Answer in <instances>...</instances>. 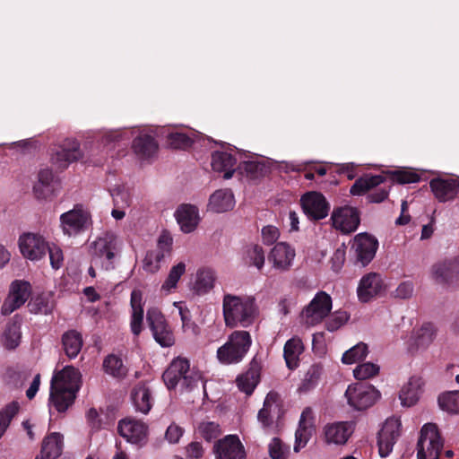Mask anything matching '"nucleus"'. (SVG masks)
I'll use <instances>...</instances> for the list:
<instances>
[{
	"mask_svg": "<svg viewBox=\"0 0 459 459\" xmlns=\"http://www.w3.org/2000/svg\"><path fill=\"white\" fill-rule=\"evenodd\" d=\"M92 223L91 213L83 204H78L60 216V227L68 237H75L84 232Z\"/></svg>",
	"mask_w": 459,
	"mask_h": 459,
	"instance_id": "nucleus-6",
	"label": "nucleus"
},
{
	"mask_svg": "<svg viewBox=\"0 0 459 459\" xmlns=\"http://www.w3.org/2000/svg\"><path fill=\"white\" fill-rule=\"evenodd\" d=\"M355 430L353 421H335L324 427V435L326 443L342 446L347 443Z\"/></svg>",
	"mask_w": 459,
	"mask_h": 459,
	"instance_id": "nucleus-20",
	"label": "nucleus"
},
{
	"mask_svg": "<svg viewBox=\"0 0 459 459\" xmlns=\"http://www.w3.org/2000/svg\"><path fill=\"white\" fill-rule=\"evenodd\" d=\"M63 446L64 437L57 432H53L47 436L42 443V448L56 458L62 454Z\"/></svg>",
	"mask_w": 459,
	"mask_h": 459,
	"instance_id": "nucleus-47",
	"label": "nucleus"
},
{
	"mask_svg": "<svg viewBox=\"0 0 459 459\" xmlns=\"http://www.w3.org/2000/svg\"><path fill=\"white\" fill-rule=\"evenodd\" d=\"M443 440L437 426L426 423L422 426L417 443V459H439Z\"/></svg>",
	"mask_w": 459,
	"mask_h": 459,
	"instance_id": "nucleus-7",
	"label": "nucleus"
},
{
	"mask_svg": "<svg viewBox=\"0 0 459 459\" xmlns=\"http://www.w3.org/2000/svg\"><path fill=\"white\" fill-rule=\"evenodd\" d=\"M322 372L323 368L320 365H312L306 372L304 378L298 388V392L299 394H307L313 390L317 385Z\"/></svg>",
	"mask_w": 459,
	"mask_h": 459,
	"instance_id": "nucleus-41",
	"label": "nucleus"
},
{
	"mask_svg": "<svg viewBox=\"0 0 459 459\" xmlns=\"http://www.w3.org/2000/svg\"><path fill=\"white\" fill-rule=\"evenodd\" d=\"M131 398L136 411L144 414L150 411L153 399L150 388L145 384L135 385L132 390Z\"/></svg>",
	"mask_w": 459,
	"mask_h": 459,
	"instance_id": "nucleus-33",
	"label": "nucleus"
},
{
	"mask_svg": "<svg viewBox=\"0 0 459 459\" xmlns=\"http://www.w3.org/2000/svg\"><path fill=\"white\" fill-rule=\"evenodd\" d=\"M268 451L272 459H288L290 454V446L278 437L271 440L268 445Z\"/></svg>",
	"mask_w": 459,
	"mask_h": 459,
	"instance_id": "nucleus-51",
	"label": "nucleus"
},
{
	"mask_svg": "<svg viewBox=\"0 0 459 459\" xmlns=\"http://www.w3.org/2000/svg\"><path fill=\"white\" fill-rule=\"evenodd\" d=\"M431 276L438 282L454 281L456 274H454L450 259L435 264L431 268Z\"/></svg>",
	"mask_w": 459,
	"mask_h": 459,
	"instance_id": "nucleus-44",
	"label": "nucleus"
},
{
	"mask_svg": "<svg viewBox=\"0 0 459 459\" xmlns=\"http://www.w3.org/2000/svg\"><path fill=\"white\" fill-rule=\"evenodd\" d=\"M379 372V366L372 363L366 362L362 364H359L353 369V376L356 379L359 380H366L377 376Z\"/></svg>",
	"mask_w": 459,
	"mask_h": 459,
	"instance_id": "nucleus-53",
	"label": "nucleus"
},
{
	"mask_svg": "<svg viewBox=\"0 0 459 459\" xmlns=\"http://www.w3.org/2000/svg\"><path fill=\"white\" fill-rule=\"evenodd\" d=\"M238 389L247 394H251L258 383L257 377L255 372L248 371L239 376L237 380Z\"/></svg>",
	"mask_w": 459,
	"mask_h": 459,
	"instance_id": "nucleus-54",
	"label": "nucleus"
},
{
	"mask_svg": "<svg viewBox=\"0 0 459 459\" xmlns=\"http://www.w3.org/2000/svg\"><path fill=\"white\" fill-rule=\"evenodd\" d=\"M346 252L344 248H338L331 258L332 268L334 272H339L344 264Z\"/></svg>",
	"mask_w": 459,
	"mask_h": 459,
	"instance_id": "nucleus-63",
	"label": "nucleus"
},
{
	"mask_svg": "<svg viewBox=\"0 0 459 459\" xmlns=\"http://www.w3.org/2000/svg\"><path fill=\"white\" fill-rule=\"evenodd\" d=\"M247 263L255 266L258 270L262 269L264 264V253L262 247L252 245L247 247L246 252Z\"/></svg>",
	"mask_w": 459,
	"mask_h": 459,
	"instance_id": "nucleus-52",
	"label": "nucleus"
},
{
	"mask_svg": "<svg viewBox=\"0 0 459 459\" xmlns=\"http://www.w3.org/2000/svg\"><path fill=\"white\" fill-rule=\"evenodd\" d=\"M162 377L169 389L175 388L178 383L186 389H192L201 381L200 375L190 371L188 360L183 358L175 359L163 373Z\"/></svg>",
	"mask_w": 459,
	"mask_h": 459,
	"instance_id": "nucleus-5",
	"label": "nucleus"
},
{
	"mask_svg": "<svg viewBox=\"0 0 459 459\" xmlns=\"http://www.w3.org/2000/svg\"><path fill=\"white\" fill-rule=\"evenodd\" d=\"M303 350V343L299 338L293 337L287 341L284 345L283 355L286 365L290 369H294L299 366V356Z\"/></svg>",
	"mask_w": 459,
	"mask_h": 459,
	"instance_id": "nucleus-36",
	"label": "nucleus"
},
{
	"mask_svg": "<svg viewBox=\"0 0 459 459\" xmlns=\"http://www.w3.org/2000/svg\"><path fill=\"white\" fill-rule=\"evenodd\" d=\"M368 353V345L364 342H359L342 354V362L347 365L359 362L367 357Z\"/></svg>",
	"mask_w": 459,
	"mask_h": 459,
	"instance_id": "nucleus-46",
	"label": "nucleus"
},
{
	"mask_svg": "<svg viewBox=\"0 0 459 459\" xmlns=\"http://www.w3.org/2000/svg\"><path fill=\"white\" fill-rule=\"evenodd\" d=\"M332 298L325 291L317 292L309 304L301 312V323L314 326L321 323L332 309Z\"/></svg>",
	"mask_w": 459,
	"mask_h": 459,
	"instance_id": "nucleus-8",
	"label": "nucleus"
},
{
	"mask_svg": "<svg viewBox=\"0 0 459 459\" xmlns=\"http://www.w3.org/2000/svg\"><path fill=\"white\" fill-rule=\"evenodd\" d=\"M20 410V404L16 401H13L6 404L0 411V438L4 435L9 428L11 421L17 415Z\"/></svg>",
	"mask_w": 459,
	"mask_h": 459,
	"instance_id": "nucleus-45",
	"label": "nucleus"
},
{
	"mask_svg": "<svg viewBox=\"0 0 459 459\" xmlns=\"http://www.w3.org/2000/svg\"><path fill=\"white\" fill-rule=\"evenodd\" d=\"M394 178L400 184H407L418 182L420 176L412 171L397 170L394 172Z\"/></svg>",
	"mask_w": 459,
	"mask_h": 459,
	"instance_id": "nucleus-62",
	"label": "nucleus"
},
{
	"mask_svg": "<svg viewBox=\"0 0 459 459\" xmlns=\"http://www.w3.org/2000/svg\"><path fill=\"white\" fill-rule=\"evenodd\" d=\"M31 290L28 281L16 280L12 282L10 292L1 307L3 315L7 316L22 307L29 299Z\"/></svg>",
	"mask_w": 459,
	"mask_h": 459,
	"instance_id": "nucleus-18",
	"label": "nucleus"
},
{
	"mask_svg": "<svg viewBox=\"0 0 459 459\" xmlns=\"http://www.w3.org/2000/svg\"><path fill=\"white\" fill-rule=\"evenodd\" d=\"M163 254L154 250L149 251L143 259V269L149 273H156L160 267V262L163 260Z\"/></svg>",
	"mask_w": 459,
	"mask_h": 459,
	"instance_id": "nucleus-56",
	"label": "nucleus"
},
{
	"mask_svg": "<svg viewBox=\"0 0 459 459\" xmlns=\"http://www.w3.org/2000/svg\"><path fill=\"white\" fill-rule=\"evenodd\" d=\"M167 143L175 149H183L191 145L192 140L185 133L176 129H167Z\"/></svg>",
	"mask_w": 459,
	"mask_h": 459,
	"instance_id": "nucleus-49",
	"label": "nucleus"
},
{
	"mask_svg": "<svg viewBox=\"0 0 459 459\" xmlns=\"http://www.w3.org/2000/svg\"><path fill=\"white\" fill-rule=\"evenodd\" d=\"M413 293V284L411 281H403L395 290V296L400 299H408Z\"/></svg>",
	"mask_w": 459,
	"mask_h": 459,
	"instance_id": "nucleus-64",
	"label": "nucleus"
},
{
	"mask_svg": "<svg viewBox=\"0 0 459 459\" xmlns=\"http://www.w3.org/2000/svg\"><path fill=\"white\" fill-rule=\"evenodd\" d=\"M147 321L155 341L162 347H170L174 343V336L168 326L162 314L156 308L147 311Z\"/></svg>",
	"mask_w": 459,
	"mask_h": 459,
	"instance_id": "nucleus-16",
	"label": "nucleus"
},
{
	"mask_svg": "<svg viewBox=\"0 0 459 459\" xmlns=\"http://www.w3.org/2000/svg\"><path fill=\"white\" fill-rule=\"evenodd\" d=\"M173 238L168 231H163L157 241V250L158 253L163 254V258L168 255L172 248Z\"/></svg>",
	"mask_w": 459,
	"mask_h": 459,
	"instance_id": "nucleus-60",
	"label": "nucleus"
},
{
	"mask_svg": "<svg viewBox=\"0 0 459 459\" xmlns=\"http://www.w3.org/2000/svg\"><path fill=\"white\" fill-rule=\"evenodd\" d=\"M222 314L227 327L247 328L254 324L259 308L253 296L225 293L222 298Z\"/></svg>",
	"mask_w": 459,
	"mask_h": 459,
	"instance_id": "nucleus-2",
	"label": "nucleus"
},
{
	"mask_svg": "<svg viewBox=\"0 0 459 459\" xmlns=\"http://www.w3.org/2000/svg\"><path fill=\"white\" fill-rule=\"evenodd\" d=\"M175 217L184 233L193 232L201 220L198 208L190 204L178 206L175 212Z\"/></svg>",
	"mask_w": 459,
	"mask_h": 459,
	"instance_id": "nucleus-24",
	"label": "nucleus"
},
{
	"mask_svg": "<svg viewBox=\"0 0 459 459\" xmlns=\"http://www.w3.org/2000/svg\"><path fill=\"white\" fill-rule=\"evenodd\" d=\"M384 182V177L380 175H365L357 179L351 187V194L353 195H360L372 187L379 186Z\"/></svg>",
	"mask_w": 459,
	"mask_h": 459,
	"instance_id": "nucleus-42",
	"label": "nucleus"
},
{
	"mask_svg": "<svg viewBox=\"0 0 459 459\" xmlns=\"http://www.w3.org/2000/svg\"><path fill=\"white\" fill-rule=\"evenodd\" d=\"M330 220L332 226L342 234L355 231L360 222L359 211L350 205L333 208Z\"/></svg>",
	"mask_w": 459,
	"mask_h": 459,
	"instance_id": "nucleus-11",
	"label": "nucleus"
},
{
	"mask_svg": "<svg viewBox=\"0 0 459 459\" xmlns=\"http://www.w3.org/2000/svg\"><path fill=\"white\" fill-rule=\"evenodd\" d=\"M424 382L421 377H411L408 382L405 383L400 392L399 400L403 407H412L420 400L423 393Z\"/></svg>",
	"mask_w": 459,
	"mask_h": 459,
	"instance_id": "nucleus-25",
	"label": "nucleus"
},
{
	"mask_svg": "<svg viewBox=\"0 0 459 459\" xmlns=\"http://www.w3.org/2000/svg\"><path fill=\"white\" fill-rule=\"evenodd\" d=\"M429 186L439 202L453 199L459 192V178H433Z\"/></svg>",
	"mask_w": 459,
	"mask_h": 459,
	"instance_id": "nucleus-26",
	"label": "nucleus"
},
{
	"mask_svg": "<svg viewBox=\"0 0 459 459\" xmlns=\"http://www.w3.org/2000/svg\"><path fill=\"white\" fill-rule=\"evenodd\" d=\"M401 420L388 418L378 433V450L381 457H386L393 451L394 445L401 435Z\"/></svg>",
	"mask_w": 459,
	"mask_h": 459,
	"instance_id": "nucleus-13",
	"label": "nucleus"
},
{
	"mask_svg": "<svg viewBox=\"0 0 459 459\" xmlns=\"http://www.w3.org/2000/svg\"><path fill=\"white\" fill-rule=\"evenodd\" d=\"M197 431L207 441L216 438L221 434L219 424L212 421L200 423Z\"/></svg>",
	"mask_w": 459,
	"mask_h": 459,
	"instance_id": "nucleus-57",
	"label": "nucleus"
},
{
	"mask_svg": "<svg viewBox=\"0 0 459 459\" xmlns=\"http://www.w3.org/2000/svg\"><path fill=\"white\" fill-rule=\"evenodd\" d=\"M117 429L119 434L132 444H141L147 437V426L132 418L121 420Z\"/></svg>",
	"mask_w": 459,
	"mask_h": 459,
	"instance_id": "nucleus-23",
	"label": "nucleus"
},
{
	"mask_svg": "<svg viewBox=\"0 0 459 459\" xmlns=\"http://www.w3.org/2000/svg\"><path fill=\"white\" fill-rule=\"evenodd\" d=\"M136 131L134 129L133 130H127V129H116V130H108L105 131L101 135V144L103 145V148H109L112 147V145L117 143L123 141L125 139L128 138V135L134 134Z\"/></svg>",
	"mask_w": 459,
	"mask_h": 459,
	"instance_id": "nucleus-48",
	"label": "nucleus"
},
{
	"mask_svg": "<svg viewBox=\"0 0 459 459\" xmlns=\"http://www.w3.org/2000/svg\"><path fill=\"white\" fill-rule=\"evenodd\" d=\"M316 432V417L310 407L305 408L299 420V425L295 432V442L293 450L299 453L303 449Z\"/></svg>",
	"mask_w": 459,
	"mask_h": 459,
	"instance_id": "nucleus-15",
	"label": "nucleus"
},
{
	"mask_svg": "<svg viewBox=\"0 0 459 459\" xmlns=\"http://www.w3.org/2000/svg\"><path fill=\"white\" fill-rule=\"evenodd\" d=\"M230 152H214L212 155V168L218 172H224V178L229 179L235 171L237 158Z\"/></svg>",
	"mask_w": 459,
	"mask_h": 459,
	"instance_id": "nucleus-30",
	"label": "nucleus"
},
{
	"mask_svg": "<svg viewBox=\"0 0 459 459\" xmlns=\"http://www.w3.org/2000/svg\"><path fill=\"white\" fill-rule=\"evenodd\" d=\"M279 411V395L277 393L270 392L266 395L263 408L258 411L257 420L264 429L273 426V417Z\"/></svg>",
	"mask_w": 459,
	"mask_h": 459,
	"instance_id": "nucleus-31",
	"label": "nucleus"
},
{
	"mask_svg": "<svg viewBox=\"0 0 459 459\" xmlns=\"http://www.w3.org/2000/svg\"><path fill=\"white\" fill-rule=\"evenodd\" d=\"M186 271V264L185 262L180 261L173 264L169 271L167 278L160 286V292L164 295L175 292Z\"/></svg>",
	"mask_w": 459,
	"mask_h": 459,
	"instance_id": "nucleus-34",
	"label": "nucleus"
},
{
	"mask_svg": "<svg viewBox=\"0 0 459 459\" xmlns=\"http://www.w3.org/2000/svg\"><path fill=\"white\" fill-rule=\"evenodd\" d=\"M385 289L384 281L380 274L369 273L359 281L357 294L361 302H368L373 298L380 295Z\"/></svg>",
	"mask_w": 459,
	"mask_h": 459,
	"instance_id": "nucleus-22",
	"label": "nucleus"
},
{
	"mask_svg": "<svg viewBox=\"0 0 459 459\" xmlns=\"http://www.w3.org/2000/svg\"><path fill=\"white\" fill-rule=\"evenodd\" d=\"M103 368L106 373L116 377H121L126 375V368L123 365L122 359L116 355H108L104 359Z\"/></svg>",
	"mask_w": 459,
	"mask_h": 459,
	"instance_id": "nucleus-50",
	"label": "nucleus"
},
{
	"mask_svg": "<svg viewBox=\"0 0 459 459\" xmlns=\"http://www.w3.org/2000/svg\"><path fill=\"white\" fill-rule=\"evenodd\" d=\"M22 333H21V325L17 322H9L0 338L1 344L6 350H14L16 349L21 342Z\"/></svg>",
	"mask_w": 459,
	"mask_h": 459,
	"instance_id": "nucleus-37",
	"label": "nucleus"
},
{
	"mask_svg": "<svg viewBox=\"0 0 459 459\" xmlns=\"http://www.w3.org/2000/svg\"><path fill=\"white\" fill-rule=\"evenodd\" d=\"M62 342L65 354L71 359L75 358L82 347V335L74 330L65 333L62 337Z\"/></svg>",
	"mask_w": 459,
	"mask_h": 459,
	"instance_id": "nucleus-39",
	"label": "nucleus"
},
{
	"mask_svg": "<svg viewBox=\"0 0 459 459\" xmlns=\"http://www.w3.org/2000/svg\"><path fill=\"white\" fill-rule=\"evenodd\" d=\"M439 408L452 415H459V391H449L439 394Z\"/></svg>",
	"mask_w": 459,
	"mask_h": 459,
	"instance_id": "nucleus-43",
	"label": "nucleus"
},
{
	"mask_svg": "<svg viewBox=\"0 0 459 459\" xmlns=\"http://www.w3.org/2000/svg\"><path fill=\"white\" fill-rule=\"evenodd\" d=\"M302 210L309 220L319 221L328 215L330 205L325 197L318 192H309L300 199Z\"/></svg>",
	"mask_w": 459,
	"mask_h": 459,
	"instance_id": "nucleus-17",
	"label": "nucleus"
},
{
	"mask_svg": "<svg viewBox=\"0 0 459 459\" xmlns=\"http://www.w3.org/2000/svg\"><path fill=\"white\" fill-rule=\"evenodd\" d=\"M215 459H244L246 452L236 435H228L217 441L213 447Z\"/></svg>",
	"mask_w": 459,
	"mask_h": 459,
	"instance_id": "nucleus-19",
	"label": "nucleus"
},
{
	"mask_svg": "<svg viewBox=\"0 0 459 459\" xmlns=\"http://www.w3.org/2000/svg\"><path fill=\"white\" fill-rule=\"evenodd\" d=\"M54 174L48 168L41 169L38 174V181L33 186V191L38 198L45 197L51 191Z\"/></svg>",
	"mask_w": 459,
	"mask_h": 459,
	"instance_id": "nucleus-40",
	"label": "nucleus"
},
{
	"mask_svg": "<svg viewBox=\"0 0 459 459\" xmlns=\"http://www.w3.org/2000/svg\"><path fill=\"white\" fill-rule=\"evenodd\" d=\"M81 374L72 366L56 372L50 383L48 405L58 412L65 411L74 402L80 389Z\"/></svg>",
	"mask_w": 459,
	"mask_h": 459,
	"instance_id": "nucleus-1",
	"label": "nucleus"
},
{
	"mask_svg": "<svg viewBox=\"0 0 459 459\" xmlns=\"http://www.w3.org/2000/svg\"><path fill=\"white\" fill-rule=\"evenodd\" d=\"M435 336V326L430 323H425L413 331L410 338V349L411 351L425 350L433 342Z\"/></svg>",
	"mask_w": 459,
	"mask_h": 459,
	"instance_id": "nucleus-29",
	"label": "nucleus"
},
{
	"mask_svg": "<svg viewBox=\"0 0 459 459\" xmlns=\"http://www.w3.org/2000/svg\"><path fill=\"white\" fill-rule=\"evenodd\" d=\"M279 238L280 230L277 227L267 225L262 229V238L265 245H272L275 243Z\"/></svg>",
	"mask_w": 459,
	"mask_h": 459,
	"instance_id": "nucleus-61",
	"label": "nucleus"
},
{
	"mask_svg": "<svg viewBox=\"0 0 459 459\" xmlns=\"http://www.w3.org/2000/svg\"><path fill=\"white\" fill-rule=\"evenodd\" d=\"M47 253L49 255L51 267L55 270L59 269L64 262V254L61 247L54 243H49Z\"/></svg>",
	"mask_w": 459,
	"mask_h": 459,
	"instance_id": "nucleus-58",
	"label": "nucleus"
},
{
	"mask_svg": "<svg viewBox=\"0 0 459 459\" xmlns=\"http://www.w3.org/2000/svg\"><path fill=\"white\" fill-rule=\"evenodd\" d=\"M252 344V338L247 331L236 330L217 350V359L223 365L238 364L245 358Z\"/></svg>",
	"mask_w": 459,
	"mask_h": 459,
	"instance_id": "nucleus-3",
	"label": "nucleus"
},
{
	"mask_svg": "<svg viewBox=\"0 0 459 459\" xmlns=\"http://www.w3.org/2000/svg\"><path fill=\"white\" fill-rule=\"evenodd\" d=\"M216 273L214 270L203 267L197 270L194 283V290L199 295H204L210 292L215 284Z\"/></svg>",
	"mask_w": 459,
	"mask_h": 459,
	"instance_id": "nucleus-35",
	"label": "nucleus"
},
{
	"mask_svg": "<svg viewBox=\"0 0 459 459\" xmlns=\"http://www.w3.org/2000/svg\"><path fill=\"white\" fill-rule=\"evenodd\" d=\"M82 157L79 143L74 139H65L52 153L51 161L58 169H64Z\"/></svg>",
	"mask_w": 459,
	"mask_h": 459,
	"instance_id": "nucleus-14",
	"label": "nucleus"
},
{
	"mask_svg": "<svg viewBox=\"0 0 459 459\" xmlns=\"http://www.w3.org/2000/svg\"><path fill=\"white\" fill-rule=\"evenodd\" d=\"M295 256V248L290 243L281 241L271 248L267 259L273 270L283 273L291 268Z\"/></svg>",
	"mask_w": 459,
	"mask_h": 459,
	"instance_id": "nucleus-12",
	"label": "nucleus"
},
{
	"mask_svg": "<svg viewBox=\"0 0 459 459\" xmlns=\"http://www.w3.org/2000/svg\"><path fill=\"white\" fill-rule=\"evenodd\" d=\"M348 319L349 316L345 311H336L326 321V328L328 331L333 332L343 325Z\"/></svg>",
	"mask_w": 459,
	"mask_h": 459,
	"instance_id": "nucleus-59",
	"label": "nucleus"
},
{
	"mask_svg": "<svg viewBox=\"0 0 459 459\" xmlns=\"http://www.w3.org/2000/svg\"><path fill=\"white\" fill-rule=\"evenodd\" d=\"M48 244L46 238L34 232L22 234L18 239V247L22 255L31 262H39L45 259Z\"/></svg>",
	"mask_w": 459,
	"mask_h": 459,
	"instance_id": "nucleus-9",
	"label": "nucleus"
},
{
	"mask_svg": "<svg viewBox=\"0 0 459 459\" xmlns=\"http://www.w3.org/2000/svg\"><path fill=\"white\" fill-rule=\"evenodd\" d=\"M28 307L34 314H51L55 307L53 295L50 292L37 295L30 300Z\"/></svg>",
	"mask_w": 459,
	"mask_h": 459,
	"instance_id": "nucleus-38",
	"label": "nucleus"
},
{
	"mask_svg": "<svg viewBox=\"0 0 459 459\" xmlns=\"http://www.w3.org/2000/svg\"><path fill=\"white\" fill-rule=\"evenodd\" d=\"M132 149L140 160H147L156 153L158 144L151 134L140 131L132 143Z\"/></svg>",
	"mask_w": 459,
	"mask_h": 459,
	"instance_id": "nucleus-28",
	"label": "nucleus"
},
{
	"mask_svg": "<svg viewBox=\"0 0 459 459\" xmlns=\"http://www.w3.org/2000/svg\"><path fill=\"white\" fill-rule=\"evenodd\" d=\"M235 206V197L230 189H218L209 197L207 211L221 213L230 211Z\"/></svg>",
	"mask_w": 459,
	"mask_h": 459,
	"instance_id": "nucleus-27",
	"label": "nucleus"
},
{
	"mask_svg": "<svg viewBox=\"0 0 459 459\" xmlns=\"http://www.w3.org/2000/svg\"><path fill=\"white\" fill-rule=\"evenodd\" d=\"M120 251L117 237L112 232H105L91 244V263L105 270L114 267V259Z\"/></svg>",
	"mask_w": 459,
	"mask_h": 459,
	"instance_id": "nucleus-4",
	"label": "nucleus"
},
{
	"mask_svg": "<svg viewBox=\"0 0 459 459\" xmlns=\"http://www.w3.org/2000/svg\"><path fill=\"white\" fill-rule=\"evenodd\" d=\"M113 204L115 207L127 208L131 204L130 192L124 186H117L112 192Z\"/></svg>",
	"mask_w": 459,
	"mask_h": 459,
	"instance_id": "nucleus-55",
	"label": "nucleus"
},
{
	"mask_svg": "<svg viewBox=\"0 0 459 459\" xmlns=\"http://www.w3.org/2000/svg\"><path fill=\"white\" fill-rule=\"evenodd\" d=\"M348 403L357 410H364L375 403L379 392L371 385L355 383L350 385L345 392Z\"/></svg>",
	"mask_w": 459,
	"mask_h": 459,
	"instance_id": "nucleus-10",
	"label": "nucleus"
},
{
	"mask_svg": "<svg viewBox=\"0 0 459 459\" xmlns=\"http://www.w3.org/2000/svg\"><path fill=\"white\" fill-rule=\"evenodd\" d=\"M130 304L132 308L131 331L134 335H138L142 331L143 320V293L140 290H134L132 291Z\"/></svg>",
	"mask_w": 459,
	"mask_h": 459,
	"instance_id": "nucleus-32",
	"label": "nucleus"
},
{
	"mask_svg": "<svg viewBox=\"0 0 459 459\" xmlns=\"http://www.w3.org/2000/svg\"><path fill=\"white\" fill-rule=\"evenodd\" d=\"M377 247V239L370 234L359 233L353 238L352 248L362 265H367L374 258Z\"/></svg>",
	"mask_w": 459,
	"mask_h": 459,
	"instance_id": "nucleus-21",
	"label": "nucleus"
}]
</instances>
